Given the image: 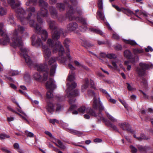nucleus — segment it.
<instances>
[{"label":"nucleus","mask_w":153,"mask_h":153,"mask_svg":"<svg viewBox=\"0 0 153 153\" xmlns=\"http://www.w3.org/2000/svg\"><path fill=\"white\" fill-rule=\"evenodd\" d=\"M18 7L14 9L15 12L17 13V16L23 25H26L29 23L31 27L34 28L35 31L37 33L41 34V38L42 40L45 41L48 37V33L46 30H41V27L38 24L36 23L34 19L36 16V10L35 7L30 6L26 10L27 13V17H25L26 12L24 9L21 7Z\"/></svg>","instance_id":"1"},{"label":"nucleus","mask_w":153,"mask_h":153,"mask_svg":"<svg viewBox=\"0 0 153 153\" xmlns=\"http://www.w3.org/2000/svg\"><path fill=\"white\" fill-rule=\"evenodd\" d=\"M25 30V28L23 26L18 25L15 30L12 33V43L11 45L14 48L19 47L21 52L20 54L24 58L26 63L29 66L33 65V62L27 54L29 50L23 47V43L22 38L19 36V33H22Z\"/></svg>","instance_id":"2"},{"label":"nucleus","mask_w":153,"mask_h":153,"mask_svg":"<svg viewBox=\"0 0 153 153\" xmlns=\"http://www.w3.org/2000/svg\"><path fill=\"white\" fill-rule=\"evenodd\" d=\"M52 39L53 40H52L51 39H48L46 42V45L53 48L54 52L58 51L59 56L57 58V59L61 63H65L66 58H64V56L66 55L69 56L68 54L65 53L64 48L59 41H58L56 42L55 45L54 41H56L57 40H54L53 39Z\"/></svg>","instance_id":"3"},{"label":"nucleus","mask_w":153,"mask_h":153,"mask_svg":"<svg viewBox=\"0 0 153 153\" xmlns=\"http://www.w3.org/2000/svg\"><path fill=\"white\" fill-rule=\"evenodd\" d=\"M88 95L93 96L94 98L93 99V103L92 104L93 109L91 107H86L85 106H82L79 108L78 110V111L81 113L84 114L85 113L89 114L91 116L96 117L97 119L99 117L97 116V113L95 112V110L97 108V99L96 98L95 94L92 90H89L88 91Z\"/></svg>","instance_id":"4"},{"label":"nucleus","mask_w":153,"mask_h":153,"mask_svg":"<svg viewBox=\"0 0 153 153\" xmlns=\"http://www.w3.org/2000/svg\"><path fill=\"white\" fill-rule=\"evenodd\" d=\"M68 86L67 88L68 97L69 98V102L71 104L75 102L76 99L74 97L78 96L79 94V91L77 89L74 90L77 86V84L75 82H73L71 84H67Z\"/></svg>","instance_id":"5"},{"label":"nucleus","mask_w":153,"mask_h":153,"mask_svg":"<svg viewBox=\"0 0 153 153\" xmlns=\"http://www.w3.org/2000/svg\"><path fill=\"white\" fill-rule=\"evenodd\" d=\"M47 22L50 29L52 31V39L54 40L58 39L60 38V34L63 33L62 30L58 28L57 24L54 21L48 19Z\"/></svg>","instance_id":"6"},{"label":"nucleus","mask_w":153,"mask_h":153,"mask_svg":"<svg viewBox=\"0 0 153 153\" xmlns=\"http://www.w3.org/2000/svg\"><path fill=\"white\" fill-rule=\"evenodd\" d=\"M46 86L47 89H50L46 93V97L47 99H50L53 96V90L56 87L55 84V82L52 78H50L49 80L47 82L46 84Z\"/></svg>","instance_id":"7"},{"label":"nucleus","mask_w":153,"mask_h":153,"mask_svg":"<svg viewBox=\"0 0 153 153\" xmlns=\"http://www.w3.org/2000/svg\"><path fill=\"white\" fill-rule=\"evenodd\" d=\"M37 13V19L39 23L38 25L41 27V25L43 22L42 19L40 18V16L43 17H46L48 16V10L45 7H41Z\"/></svg>","instance_id":"8"},{"label":"nucleus","mask_w":153,"mask_h":153,"mask_svg":"<svg viewBox=\"0 0 153 153\" xmlns=\"http://www.w3.org/2000/svg\"><path fill=\"white\" fill-rule=\"evenodd\" d=\"M36 67L37 70L39 71L45 72L43 74L42 80L46 81L47 79L48 76V65L46 64H38L36 65Z\"/></svg>","instance_id":"9"},{"label":"nucleus","mask_w":153,"mask_h":153,"mask_svg":"<svg viewBox=\"0 0 153 153\" xmlns=\"http://www.w3.org/2000/svg\"><path fill=\"white\" fill-rule=\"evenodd\" d=\"M3 25L0 24V34L2 38L0 39V44L3 45H6L10 43V39L7 36L6 32L2 30Z\"/></svg>","instance_id":"10"},{"label":"nucleus","mask_w":153,"mask_h":153,"mask_svg":"<svg viewBox=\"0 0 153 153\" xmlns=\"http://www.w3.org/2000/svg\"><path fill=\"white\" fill-rule=\"evenodd\" d=\"M65 5L68 6L67 12L66 14V17L69 18L70 21L75 20L76 19V17L73 16L74 13V10L73 8L69 4V1H64Z\"/></svg>","instance_id":"11"},{"label":"nucleus","mask_w":153,"mask_h":153,"mask_svg":"<svg viewBox=\"0 0 153 153\" xmlns=\"http://www.w3.org/2000/svg\"><path fill=\"white\" fill-rule=\"evenodd\" d=\"M139 66L140 68L137 67L136 71L139 76H142L145 74L146 70L149 69L150 67L148 64L143 62H140Z\"/></svg>","instance_id":"12"},{"label":"nucleus","mask_w":153,"mask_h":153,"mask_svg":"<svg viewBox=\"0 0 153 153\" xmlns=\"http://www.w3.org/2000/svg\"><path fill=\"white\" fill-rule=\"evenodd\" d=\"M98 6L99 10L97 13V17L102 20L104 21L105 16L104 13L103 12V2L102 0H98Z\"/></svg>","instance_id":"13"},{"label":"nucleus","mask_w":153,"mask_h":153,"mask_svg":"<svg viewBox=\"0 0 153 153\" xmlns=\"http://www.w3.org/2000/svg\"><path fill=\"white\" fill-rule=\"evenodd\" d=\"M48 60V65H52L50 69V75L51 76H53L55 73V69L56 67L55 62L56 59L55 57H52Z\"/></svg>","instance_id":"14"},{"label":"nucleus","mask_w":153,"mask_h":153,"mask_svg":"<svg viewBox=\"0 0 153 153\" xmlns=\"http://www.w3.org/2000/svg\"><path fill=\"white\" fill-rule=\"evenodd\" d=\"M42 51L44 58L46 61H48L51 55V52L48 46L45 45H42Z\"/></svg>","instance_id":"15"},{"label":"nucleus","mask_w":153,"mask_h":153,"mask_svg":"<svg viewBox=\"0 0 153 153\" xmlns=\"http://www.w3.org/2000/svg\"><path fill=\"white\" fill-rule=\"evenodd\" d=\"M31 41L32 45L36 47L41 45L42 46L43 45L40 38L39 37L38 35L36 34H34L32 36Z\"/></svg>","instance_id":"16"},{"label":"nucleus","mask_w":153,"mask_h":153,"mask_svg":"<svg viewBox=\"0 0 153 153\" xmlns=\"http://www.w3.org/2000/svg\"><path fill=\"white\" fill-rule=\"evenodd\" d=\"M98 117L97 119L98 121L102 120L105 123V124L108 126H110L111 128H112L114 130L118 131V129L116 126L114 125L110 121L107 120L102 117L101 114H99Z\"/></svg>","instance_id":"17"},{"label":"nucleus","mask_w":153,"mask_h":153,"mask_svg":"<svg viewBox=\"0 0 153 153\" xmlns=\"http://www.w3.org/2000/svg\"><path fill=\"white\" fill-rule=\"evenodd\" d=\"M112 6L115 8L119 12L122 11L125 14H126V15H128V16H129V15H132V14H134L135 16L137 17H139L136 14H134L133 13V12L132 11L130 10L129 9H126L124 8H119V7L117 6H116L115 5L112 4Z\"/></svg>","instance_id":"18"},{"label":"nucleus","mask_w":153,"mask_h":153,"mask_svg":"<svg viewBox=\"0 0 153 153\" xmlns=\"http://www.w3.org/2000/svg\"><path fill=\"white\" fill-rule=\"evenodd\" d=\"M68 67L71 71L69 74L67 80L70 81H73L75 79V73L73 71L75 69V68L70 64H68Z\"/></svg>","instance_id":"19"},{"label":"nucleus","mask_w":153,"mask_h":153,"mask_svg":"<svg viewBox=\"0 0 153 153\" xmlns=\"http://www.w3.org/2000/svg\"><path fill=\"white\" fill-rule=\"evenodd\" d=\"M118 126L123 130L131 132L132 131L130 128V125L127 123L124 122L120 123L118 124Z\"/></svg>","instance_id":"20"},{"label":"nucleus","mask_w":153,"mask_h":153,"mask_svg":"<svg viewBox=\"0 0 153 153\" xmlns=\"http://www.w3.org/2000/svg\"><path fill=\"white\" fill-rule=\"evenodd\" d=\"M70 39L67 38H66L65 40L64 41V46H65V47L67 49V52L65 53H65L66 54H68V55H69V56H68L67 55H65V56H64V58H66V61L65 62H66L67 61V58H70L71 57V56H70L69 53V52H70L69 49L68 48H69V45L68 44L70 43Z\"/></svg>","instance_id":"21"},{"label":"nucleus","mask_w":153,"mask_h":153,"mask_svg":"<svg viewBox=\"0 0 153 153\" xmlns=\"http://www.w3.org/2000/svg\"><path fill=\"white\" fill-rule=\"evenodd\" d=\"M78 27L77 24L75 22L70 23L67 26V30L70 32L76 30Z\"/></svg>","instance_id":"22"},{"label":"nucleus","mask_w":153,"mask_h":153,"mask_svg":"<svg viewBox=\"0 0 153 153\" xmlns=\"http://www.w3.org/2000/svg\"><path fill=\"white\" fill-rule=\"evenodd\" d=\"M50 15L54 19H57L58 17L57 11L56 8L53 7H50L49 9Z\"/></svg>","instance_id":"23"},{"label":"nucleus","mask_w":153,"mask_h":153,"mask_svg":"<svg viewBox=\"0 0 153 153\" xmlns=\"http://www.w3.org/2000/svg\"><path fill=\"white\" fill-rule=\"evenodd\" d=\"M47 102V109L50 113L52 114L54 111L55 105L50 101L46 100Z\"/></svg>","instance_id":"24"},{"label":"nucleus","mask_w":153,"mask_h":153,"mask_svg":"<svg viewBox=\"0 0 153 153\" xmlns=\"http://www.w3.org/2000/svg\"><path fill=\"white\" fill-rule=\"evenodd\" d=\"M112 64L114 68L117 69L118 68L117 65H119L120 68H122L123 65L121 63V61L118 59H116L112 61Z\"/></svg>","instance_id":"25"},{"label":"nucleus","mask_w":153,"mask_h":153,"mask_svg":"<svg viewBox=\"0 0 153 153\" xmlns=\"http://www.w3.org/2000/svg\"><path fill=\"white\" fill-rule=\"evenodd\" d=\"M95 96L96 97V98L97 99V106H98V104H99V102H98V100H97V98L98 99H99V97H97L95 95ZM98 108H99V112H98V113L97 112V109L98 107L97 108V109L95 110V112H96V113H97L98 116H99V114H101L102 115L101 112L104 109V108L103 106L101 104H100L99 105Z\"/></svg>","instance_id":"26"},{"label":"nucleus","mask_w":153,"mask_h":153,"mask_svg":"<svg viewBox=\"0 0 153 153\" xmlns=\"http://www.w3.org/2000/svg\"><path fill=\"white\" fill-rule=\"evenodd\" d=\"M47 0H39L38 1L39 6L40 7H48V4L45 2Z\"/></svg>","instance_id":"27"},{"label":"nucleus","mask_w":153,"mask_h":153,"mask_svg":"<svg viewBox=\"0 0 153 153\" xmlns=\"http://www.w3.org/2000/svg\"><path fill=\"white\" fill-rule=\"evenodd\" d=\"M56 7L60 11H63L65 9V6L63 4L58 3L56 4Z\"/></svg>","instance_id":"28"},{"label":"nucleus","mask_w":153,"mask_h":153,"mask_svg":"<svg viewBox=\"0 0 153 153\" xmlns=\"http://www.w3.org/2000/svg\"><path fill=\"white\" fill-rule=\"evenodd\" d=\"M85 82L84 85L82 87V91H84L87 88L89 85V81L88 79H85Z\"/></svg>","instance_id":"29"},{"label":"nucleus","mask_w":153,"mask_h":153,"mask_svg":"<svg viewBox=\"0 0 153 153\" xmlns=\"http://www.w3.org/2000/svg\"><path fill=\"white\" fill-rule=\"evenodd\" d=\"M90 31L100 34L101 35H103V32L99 29H96L94 28H91L89 29Z\"/></svg>","instance_id":"30"},{"label":"nucleus","mask_w":153,"mask_h":153,"mask_svg":"<svg viewBox=\"0 0 153 153\" xmlns=\"http://www.w3.org/2000/svg\"><path fill=\"white\" fill-rule=\"evenodd\" d=\"M124 41L126 43L130 44L132 46H134L137 45V43L133 40H125Z\"/></svg>","instance_id":"31"},{"label":"nucleus","mask_w":153,"mask_h":153,"mask_svg":"<svg viewBox=\"0 0 153 153\" xmlns=\"http://www.w3.org/2000/svg\"><path fill=\"white\" fill-rule=\"evenodd\" d=\"M56 141L58 144V147L61 149H64L66 148L65 146L63 144L62 142L58 139H56Z\"/></svg>","instance_id":"32"},{"label":"nucleus","mask_w":153,"mask_h":153,"mask_svg":"<svg viewBox=\"0 0 153 153\" xmlns=\"http://www.w3.org/2000/svg\"><path fill=\"white\" fill-rule=\"evenodd\" d=\"M33 76L36 80L38 81L40 80L42 78L41 75L39 73H35L33 75Z\"/></svg>","instance_id":"33"},{"label":"nucleus","mask_w":153,"mask_h":153,"mask_svg":"<svg viewBox=\"0 0 153 153\" xmlns=\"http://www.w3.org/2000/svg\"><path fill=\"white\" fill-rule=\"evenodd\" d=\"M125 56L128 59H131V52L128 50H126L124 52Z\"/></svg>","instance_id":"34"},{"label":"nucleus","mask_w":153,"mask_h":153,"mask_svg":"<svg viewBox=\"0 0 153 153\" xmlns=\"http://www.w3.org/2000/svg\"><path fill=\"white\" fill-rule=\"evenodd\" d=\"M137 147L139 150L141 152H146L147 149L146 146H143L140 145L137 146Z\"/></svg>","instance_id":"35"},{"label":"nucleus","mask_w":153,"mask_h":153,"mask_svg":"<svg viewBox=\"0 0 153 153\" xmlns=\"http://www.w3.org/2000/svg\"><path fill=\"white\" fill-rule=\"evenodd\" d=\"M70 132L72 134L76 135L79 136L82 134V133L81 132L74 130L71 129L70 130Z\"/></svg>","instance_id":"36"},{"label":"nucleus","mask_w":153,"mask_h":153,"mask_svg":"<svg viewBox=\"0 0 153 153\" xmlns=\"http://www.w3.org/2000/svg\"><path fill=\"white\" fill-rule=\"evenodd\" d=\"M133 52L135 54H137L140 53H142L143 51L142 49H139L137 48H135L133 50Z\"/></svg>","instance_id":"37"},{"label":"nucleus","mask_w":153,"mask_h":153,"mask_svg":"<svg viewBox=\"0 0 153 153\" xmlns=\"http://www.w3.org/2000/svg\"><path fill=\"white\" fill-rule=\"evenodd\" d=\"M7 10L4 8L0 7V15L3 16L6 15L7 13Z\"/></svg>","instance_id":"38"},{"label":"nucleus","mask_w":153,"mask_h":153,"mask_svg":"<svg viewBox=\"0 0 153 153\" xmlns=\"http://www.w3.org/2000/svg\"><path fill=\"white\" fill-rule=\"evenodd\" d=\"M19 74V72L17 71H11L9 73V75L12 76L16 75Z\"/></svg>","instance_id":"39"},{"label":"nucleus","mask_w":153,"mask_h":153,"mask_svg":"<svg viewBox=\"0 0 153 153\" xmlns=\"http://www.w3.org/2000/svg\"><path fill=\"white\" fill-rule=\"evenodd\" d=\"M10 137V136L5 134H0V139L1 140L4 139L5 138H9Z\"/></svg>","instance_id":"40"},{"label":"nucleus","mask_w":153,"mask_h":153,"mask_svg":"<svg viewBox=\"0 0 153 153\" xmlns=\"http://www.w3.org/2000/svg\"><path fill=\"white\" fill-rule=\"evenodd\" d=\"M107 57L109 59H114L116 58L115 54L113 53H109L107 54Z\"/></svg>","instance_id":"41"},{"label":"nucleus","mask_w":153,"mask_h":153,"mask_svg":"<svg viewBox=\"0 0 153 153\" xmlns=\"http://www.w3.org/2000/svg\"><path fill=\"white\" fill-rule=\"evenodd\" d=\"M107 116L108 118L112 122H116L117 120L115 119L114 117L110 115L109 114H107Z\"/></svg>","instance_id":"42"},{"label":"nucleus","mask_w":153,"mask_h":153,"mask_svg":"<svg viewBox=\"0 0 153 153\" xmlns=\"http://www.w3.org/2000/svg\"><path fill=\"white\" fill-rule=\"evenodd\" d=\"M142 82L144 87L146 88L148 86V82L147 80L145 78H143L142 79Z\"/></svg>","instance_id":"43"},{"label":"nucleus","mask_w":153,"mask_h":153,"mask_svg":"<svg viewBox=\"0 0 153 153\" xmlns=\"http://www.w3.org/2000/svg\"><path fill=\"white\" fill-rule=\"evenodd\" d=\"M130 148L131 149V151L132 153H136L137 150L133 146H130Z\"/></svg>","instance_id":"44"},{"label":"nucleus","mask_w":153,"mask_h":153,"mask_svg":"<svg viewBox=\"0 0 153 153\" xmlns=\"http://www.w3.org/2000/svg\"><path fill=\"white\" fill-rule=\"evenodd\" d=\"M74 63L77 66H81L82 67L84 68L86 70L87 69H88V68L87 67H85L83 65H82L80 64L79 63V62H78V61H74Z\"/></svg>","instance_id":"45"},{"label":"nucleus","mask_w":153,"mask_h":153,"mask_svg":"<svg viewBox=\"0 0 153 153\" xmlns=\"http://www.w3.org/2000/svg\"><path fill=\"white\" fill-rule=\"evenodd\" d=\"M114 47L115 49L117 51L120 50L122 48V46L120 44H117L114 45Z\"/></svg>","instance_id":"46"},{"label":"nucleus","mask_w":153,"mask_h":153,"mask_svg":"<svg viewBox=\"0 0 153 153\" xmlns=\"http://www.w3.org/2000/svg\"><path fill=\"white\" fill-rule=\"evenodd\" d=\"M107 98L110 102L113 103H116V100L114 99H112L109 94H108V96H107Z\"/></svg>","instance_id":"47"},{"label":"nucleus","mask_w":153,"mask_h":153,"mask_svg":"<svg viewBox=\"0 0 153 153\" xmlns=\"http://www.w3.org/2000/svg\"><path fill=\"white\" fill-rule=\"evenodd\" d=\"M33 92L37 96L40 97L41 98H42V96L41 94L37 90H34Z\"/></svg>","instance_id":"48"},{"label":"nucleus","mask_w":153,"mask_h":153,"mask_svg":"<svg viewBox=\"0 0 153 153\" xmlns=\"http://www.w3.org/2000/svg\"><path fill=\"white\" fill-rule=\"evenodd\" d=\"M80 30L84 32L86 30L87 27L85 25H83L79 27Z\"/></svg>","instance_id":"49"},{"label":"nucleus","mask_w":153,"mask_h":153,"mask_svg":"<svg viewBox=\"0 0 153 153\" xmlns=\"http://www.w3.org/2000/svg\"><path fill=\"white\" fill-rule=\"evenodd\" d=\"M113 38L114 39L118 40L120 39V36L117 33H114L113 34Z\"/></svg>","instance_id":"50"},{"label":"nucleus","mask_w":153,"mask_h":153,"mask_svg":"<svg viewBox=\"0 0 153 153\" xmlns=\"http://www.w3.org/2000/svg\"><path fill=\"white\" fill-rule=\"evenodd\" d=\"M146 139L145 136L144 135H142L140 137H138L137 140L139 141H141L143 139Z\"/></svg>","instance_id":"51"},{"label":"nucleus","mask_w":153,"mask_h":153,"mask_svg":"<svg viewBox=\"0 0 153 153\" xmlns=\"http://www.w3.org/2000/svg\"><path fill=\"white\" fill-rule=\"evenodd\" d=\"M50 123L54 124L55 123H59V121L58 120H56V119H50L49 121Z\"/></svg>","instance_id":"52"},{"label":"nucleus","mask_w":153,"mask_h":153,"mask_svg":"<svg viewBox=\"0 0 153 153\" xmlns=\"http://www.w3.org/2000/svg\"><path fill=\"white\" fill-rule=\"evenodd\" d=\"M1 150L4 152L7 153H11V152L10 150H8L6 148H1Z\"/></svg>","instance_id":"53"},{"label":"nucleus","mask_w":153,"mask_h":153,"mask_svg":"<svg viewBox=\"0 0 153 153\" xmlns=\"http://www.w3.org/2000/svg\"><path fill=\"white\" fill-rule=\"evenodd\" d=\"M13 17L12 16L9 17L8 21L11 24L13 23L14 22V20L13 19Z\"/></svg>","instance_id":"54"},{"label":"nucleus","mask_w":153,"mask_h":153,"mask_svg":"<svg viewBox=\"0 0 153 153\" xmlns=\"http://www.w3.org/2000/svg\"><path fill=\"white\" fill-rule=\"evenodd\" d=\"M145 50L146 52H148L149 51L152 52L153 51V49L152 47L149 46H148L147 48H145Z\"/></svg>","instance_id":"55"},{"label":"nucleus","mask_w":153,"mask_h":153,"mask_svg":"<svg viewBox=\"0 0 153 153\" xmlns=\"http://www.w3.org/2000/svg\"><path fill=\"white\" fill-rule=\"evenodd\" d=\"M45 133L47 135H48L50 137L54 138V137H53L52 134L50 132L48 131H45Z\"/></svg>","instance_id":"56"},{"label":"nucleus","mask_w":153,"mask_h":153,"mask_svg":"<svg viewBox=\"0 0 153 153\" xmlns=\"http://www.w3.org/2000/svg\"><path fill=\"white\" fill-rule=\"evenodd\" d=\"M27 136L30 137H33L34 136V134L31 132H28L27 131H26V133H27Z\"/></svg>","instance_id":"57"},{"label":"nucleus","mask_w":153,"mask_h":153,"mask_svg":"<svg viewBox=\"0 0 153 153\" xmlns=\"http://www.w3.org/2000/svg\"><path fill=\"white\" fill-rule=\"evenodd\" d=\"M90 85L92 88L95 89V87L94 86V82L91 79L90 80Z\"/></svg>","instance_id":"58"},{"label":"nucleus","mask_w":153,"mask_h":153,"mask_svg":"<svg viewBox=\"0 0 153 153\" xmlns=\"http://www.w3.org/2000/svg\"><path fill=\"white\" fill-rule=\"evenodd\" d=\"M13 146L14 149H18L19 148V145L17 143H15L13 145Z\"/></svg>","instance_id":"59"},{"label":"nucleus","mask_w":153,"mask_h":153,"mask_svg":"<svg viewBox=\"0 0 153 153\" xmlns=\"http://www.w3.org/2000/svg\"><path fill=\"white\" fill-rule=\"evenodd\" d=\"M14 119V118L13 117H7V120L8 121L10 122L13 121Z\"/></svg>","instance_id":"60"},{"label":"nucleus","mask_w":153,"mask_h":153,"mask_svg":"<svg viewBox=\"0 0 153 153\" xmlns=\"http://www.w3.org/2000/svg\"><path fill=\"white\" fill-rule=\"evenodd\" d=\"M81 23L83 24V25H85L86 24V20L85 19H81Z\"/></svg>","instance_id":"61"},{"label":"nucleus","mask_w":153,"mask_h":153,"mask_svg":"<svg viewBox=\"0 0 153 153\" xmlns=\"http://www.w3.org/2000/svg\"><path fill=\"white\" fill-rule=\"evenodd\" d=\"M70 1L74 5H76L77 4L76 0H70Z\"/></svg>","instance_id":"62"},{"label":"nucleus","mask_w":153,"mask_h":153,"mask_svg":"<svg viewBox=\"0 0 153 153\" xmlns=\"http://www.w3.org/2000/svg\"><path fill=\"white\" fill-rule=\"evenodd\" d=\"M19 91L20 93L24 95L25 96H27V93H25L24 91H22L21 90L19 89Z\"/></svg>","instance_id":"63"},{"label":"nucleus","mask_w":153,"mask_h":153,"mask_svg":"<svg viewBox=\"0 0 153 153\" xmlns=\"http://www.w3.org/2000/svg\"><path fill=\"white\" fill-rule=\"evenodd\" d=\"M56 1V0H49V1L50 4H55Z\"/></svg>","instance_id":"64"}]
</instances>
